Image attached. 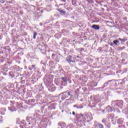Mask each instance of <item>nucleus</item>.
<instances>
[{"instance_id":"obj_1","label":"nucleus","mask_w":128,"mask_h":128,"mask_svg":"<svg viewBox=\"0 0 128 128\" xmlns=\"http://www.w3.org/2000/svg\"><path fill=\"white\" fill-rule=\"evenodd\" d=\"M92 28L96 30H100V26L98 25L94 24L92 26Z\"/></svg>"},{"instance_id":"obj_2","label":"nucleus","mask_w":128,"mask_h":128,"mask_svg":"<svg viewBox=\"0 0 128 128\" xmlns=\"http://www.w3.org/2000/svg\"><path fill=\"white\" fill-rule=\"evenodd\" d=\"M66 60L68 62H72V56H70L66 58Z\"/></svg>"},{"instance_id":"obj_3","label":"nucleus","mask_w":128,"mask_h":128,"mask_svg":"<svg viewBox=\"0 0 128 128\" xmlns=\"http://www.w3.org/2000/svg\"><path fill=\"white\" fill-rule=\"evenodd\" d=\"M96 128H104V126L101 124H98V125H96Z\"/></svg>"},{"instance_id":"obj_4","label":"nucleus","mask_w":128,"mask_h":128,"mask_svg":"<svg viewBox=\"0 0 128 128\" xmlns=\"http://www.w3.org/2000/svg\"><path fill=\"white\" fill-rule=\"evenodd\" d=\"M113 42H114V44L118 46V42H120L118 41V40H115L113 41Z\"/></svg>"},{"instance_id":"obj_5","label":"nucleus","mask_w":128,"mask_h":128,"mask_svg":"<svg viewBox=\"0 0 128 128\" xmlns=\"http://www.w3.org/2000/svg\"><path fill=\"white\" fill-rule=\"evenodd\" d=\"M36 36H38L36 32H34V37H33V38L34 40H36Z\"/></svg>"},{"instance_id":"obj_6","label":"nucleus","mask_w":128,"mask_h":128,"mask_svg":"<svg viewBox=\"0 0 128 128\" xmlns=\"http://www.w3.org/2000/svg\"><path fill=\"white\" fill-rule=\"evenodd\" d=\"M58 12H62V14H66V12L62 10H58Z\"/></svg>"},{"instance_id":"obj_7","label":"nucleus","mask_w":128,"mask_h":128,"mask_svg":"<svg viewBox=\"0 0 128 128\" xmlns=\"http://www.w3.org/2000/svg\"><path fill=\"white\" fill-rule=\"evenodd\" d=\"M79 117L80 118H84V115H82V114H79Z\"/></svg>"},{"instance_id":"obj_8","label":"nucleus","mask_w":128,"mask_h":128,"mask_svg":"<svg viewBox=\"0 0 128 128\" xmlns=\"http://www.w3.org/2000/svg\"><path fill=\"white\" fill-rule=\"evenodd\" d=\"M119 40H121L122 42H125L124 39H122L120 38H119Z\"/></svg>"},{"instance_id":"obj_9","label":"nucleus","mask_w":128,"mask_h":128,"mask_svg":"<svg viewBox=\"0 0 128 128\" xmlns=\"http://www.w3.org/2000/svg\"><path fill=\"white\" fill-rule=\"evenodd\" d=\"M62 80L64 82H66V80L65 78H62Z\"/></svg>"},{"instance_id":"obj_10","label":"nucleus","mask_w":128,"mask_h":128,"mask_svg":"<svg viewBox=\"0 0 128 128\" xmlns=\"http://www.w3.org/2000/svg\"><path fill=\"white\" fill-rule=\"evenodd\" d=\"M72 114H73L74 116V114H76V113L74 112H72Z\"/></svg>"},{"instance_id":"obj_11","label":"nucleus","mask_w":128,"mask_h":128,"mask_svg":"<svg viewBox=\"0 0 128 128\" xmlns=\"http://www.w3.org/2000/svg\"><path fill=\"white\" fill-rule=\"evenodd\" d=\"M68 96H70V92H68Z\"/></svg>"},{"instance_id":"obj_12","label":"nucleus","mask_w":128,"mask_h":128,"mask_svg":"<svg viewBox=\"0 0 128 128\" xmlns=\"http://www.w3.org/2000/svg\"><path fill=\"white\" fill-rule=\"evenodd\" d=\"M35 66L34 65H32V68H34Z\"/></svg>"},{"instance_id":"obj_13","label":"nucleus","mask_w":128,"mask_h":128,"mask_svg":"<svg viewBox=\"0 0 128 128\" xmlns=\"http://www.w3.org/2000/svg\"><path fill=\"white\" fill-rule=\"evenodd\" d=\"M52 56H54V54H52Z\"/></svg>"},{"instance_id":"obj_14","label":"nucleus","mask_w":128,"mask_h":128,"mask_svg":"<svg viewBox=\"0 0 128 128\" xmlns=\"http://www.w3.org/2000/svg\"><path fill=\"white\" fill-rule=\"evenodd\" d=\"M110 46H112V44H110Z\"/></svg>"},{"instance_id":"obj_15","label":"nucleus","mask_w":128,"mask_h":128,"mask_svg":"<svg viewBox=\"0 0 128 128\" xmlns=\"http://www.w3.org/2000/svg\"><path fill=\"white\" fill-rule=\"evenodd\" d=\"M77 58H80V56H77Z\"/></svg>"}]
</instances>
